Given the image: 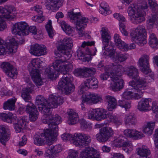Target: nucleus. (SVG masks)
Returning a JSON list of instances; mask_svg holds the SVG:
<instances>
[{"instance_id": "obj_1", "label": "nucleus", "mask_w": 158, "mask_h": 158, "mask_svg": "<svg viewBox=\"0 0 158 158\" xmlns=\"http://www.w3.org/2000/svg\"><path fill=\"white\" fill-rule=\"evenodd\" d=\"M61 64L60 73L63 75L61 79L58 82L57 88L64 92L67 95L69 94L74 90V86L72 84L73 78L71 75L67 73L73 69V65L71 63L64 65L63 67Z\"/></svg>"}, {"instance_id": "obj_2", "label": "nucleus", "mask_w": 158, "mask_h": 158, "mask_svg": "<svg viewBox=\"0 0 158 158\" xmlns=\"http://www.w3.org/2000/svg\"><path fill=\"white\" fill-rule=\"evenodd\" d=\"M148 8L147 4L140 6L136 4L131 5L128 8L127 12L131 22L135 24L140 23L145 20L143 10Z\"/></svg>"}, {"instance_id": "obj_3", "label": "nucleus", "mask_w": 158, "mask_h": 158, "mask_svg": "<svg viewBox=\"0 0 158 158\" xmlns=\"http://www.w3.org/2000/svg\"><path fill=\"white\" fill-rule=\"evenodd\" d=\"M31 90L32 89L30 87L23 88L22 90L21 97L26 102H29L26 111L29 114L30 120L34 122L38 118L39 113L36 106L31 102V97L30 94Z\"/></svg>"}, {"instance_id": "obj_4", "label": "nucleus", "mask_w": 158, "mask_h": 158, "mask_svg": "<svg viewBox=\"0 0 158 158\" xmlns=\"http://www.w3.org/2000/svg\"><path fill=\"white\" fill-rule=\"evenodd\" d=\"M68 15L76 25V28L78 31L80 36H83V30L86 25L88 19L85 17H82L80 12H75L73 11L69 12Z\"/></svg>"}, {"instance_id": "obj_5", "label": "nucleus", "mask_w": 158, "mask_h": 158, "mask_svg": "<svg viewBox=\"0 0 158 158\" xmlns=\"http://www.w3.org/2000/svg\"><path fill=\"white\" fill-rule=\"evenodd\" d=\"M73 46V41L71 38H69L64 39L60 41L57 47L58 50L62 53V55L60 56V54L58 53L56 56L66 61L71 57V49Z\"/></svg>"}, {"instance_id": "obj_6", "label": "nucleus", "mask_w": 158, "mask_h": 158, "mask_svg": "<svg viewBox=\"0 0 158 158\" xmlns=\"http://www.w3.org/2000/svg\"><path fill=\"white\" fill-rule=\"evenodd\" d=\"M131 40L138 45L142 46L147 43L145 39L146 32L144 27L138 26L135 30H132L130 33Z\"/></svg>"}, {"instance_id": "obj_7", "label": "nucleus", "mask_w": 158, "mask_h": 158, "mask_svg": "<svg viewBox=\"0 0 158 158\" xmlns=\"http://www.w3.org/2000/svg\"><path fill=\"white\" fill-rule=\"evenodd\" d=\"M15 10V7L11 5L0 6V31H3L6 27V23L2 18L12 19L15 17L13 12Z\"/></svg>"}, {"instance_id": "obj_8", "label": "nucleus", "mask_w": 158, "mask_h": 158, "mask_svg": "<svg viewBox=\"0 0 158 158\" xmlns=\"http://www.w3.org/2000/svg\"><path fill=\"white\" fill-rule=\"evenodd\" d=\"M42 61L38 59H34L31 61V68H29L31 78L37 86L42 85L43 81L40 77L39 70L37 69L41 66Z\"/></svg>"}, {"instance_id": "obj_9", "label": "nucleus", "mask_w": 158, "mask_h": 158, "mask_svg": "<svg viewBox=\"0 0 158 158\" xmlns=\"http://www.w3.org/2000/svg\"><path fill=\"white\" fill-rule=\"evenodd\" d=\"M129 85L133 88L135 92L133 95V98L135 99H139L142 98L144 91L146 89L147 84L144 80H139L136 82L132 81L129 82Z\"/></svg>"}, {"instance_id": "obj_10", "label": "nucleus", "mask_w": 158, "mask_h": 158, "mask_svg": "<svg viewBox=\"0 0 158 158\" xmlns=\"http://www.w3.org/2000/svg\"><path fill=\"white\" fill-rule=\"evenodd\" d=\"M57 60L53 63L52 66L45 69V72L50 78H56L59 74H60L61 64L66 61L63 58Z\"/></svg>"}, {"instance_id": "obj_11", "label": "nucleus", "mask_w": 158, "mask_h": 158, "mask_svg": "<svg viewBox=\"0 0 158 158\" xmlns=\"http://www.w3.org/2000/svg\"><path fill=\"white\" fill-rule=\"evenodd\" d=\"M114 133L111 128L103 127L100 130L99 133L96 135V139L100 142L105 143L112 137Z\"/></svg>"}, {"instance_id": "obj_12", "label": "nucleus", "mask_w": 158, "mask_h": 158, "mask_svg": "<svg viewBox=\"0 0 158 158\" xmlns=\"http://www.w3.org/2000/svg\"><path fill=\"white\" fill-rule=\"evenodd\" d=\"M98 81L97 79L94 77H91L88 78L81 84L79 87L78 93L79 94H83L89 88H96L98 87Z\"/></svg>"}, {"instance_id": "obj_13", "label": "nucleus", "mask_w": 158, "mask_h": 158, "mask_svg": "<svg viewBox=\"0 0 158 158\" xmlns=\"http://www.w3.org/2000/svg\"><path fill=\"white\" fill-rule=\"evenodd\" d=\"M28 25L25 22L15 23L12 28V32L15 35L23 36L28 35Z\"/></svg>"}, {"instance_id": "obj_14", "label": "nucleus", "mask_w": 158, "mask_h": 158, "mask_svg": "<svg viewBox=\"0 0 158 158\" xmlns=\"http://www.w3.org/2000/svg\"><path fill=\"white\" fill-rule=\"evenodd\" d=\"M125 71L123 66L120 65L113 64L110 66V78L112 81H117L121 78L122 73Z\"/></svg>"}, {"instance_id": "obj_15", "label": "nucleus", "mask_w": 158, "mask_h": 158, "mask_svg": "<svg viewBox=\"0 0 158 158\" xmlns=\"http://www.w3.org/2000/svg\"><path fill=\"white\" fill-rule=\"evenodd\" d=\"M75 139L73 143L74 144L78 147L86 146L91 141L90 136L86 134L78 133L75 134Z\"/></svg>"}, {"instance_id": "obj_16", "label": "nucleus", "mask_w": 158, "mask_h": 158, "mask_svg": "<svg viewBox=\"0 0 158 158\" xmlns=\"http://www.w3.org/2000/svg\"><path fill=\"white\" fill-rule=\"evenodd\" d=\"M149 56L145 54L142 56L139 60L138 66L141 71L145 74L151 72L149 68Z\"/></svg>"}, {"instance_id": "obj_17", "label": "nucleus", "mask_w": 158, "mask_h": 158, "mask_svg": "<svg viewBox=\"0 0 158 158\" xmlns=\"http://www.w3.org/2000/svg\"><path fill=\"white\" fill-rule=\"evenodd\" d=\"M95 70L94 68L84 67L75 69L73 73L76 76L86 77L94 74Z\"/></svg>"}, {"instance_id": "obj_18", "label": "nucleus", "mask_w": 158, "mask_h": 158, "mask_svg": "<svg viewBox=\"0 0 158 158\" xmlns=\"http://www.w3.org/2000/svg\"><path fill=\"white\" fill-rule=\"evenodd\" d=\"M99 152L94 148L89 147L85 148L80 154L81 158H99Z\"/></svg>"}, {"instance_id": "obj_19", "label": "nucleus", "mask_w": 158, "mask_h": 158, "mask_svg": "<svg viewBox=\"0 0 158 158\" xmlns=\"http://www.w3.org/2000/svg\"><path fill=\"white\" fill-rule=\"evenodd\" d=\"M48 120V128L44 131L46 136H48L53 140V138L57 135L58 127L57 124L54 121H51Z\"/></svg>"}, {"instance_id": "obj_20", "label": "nucleus", "mask_w": 158, "mask_h": 158, "mask_svg": "<svg viewBox=\"0 0 158 158\" xmlns=\"http://www.w3.org/2000/svg\"><path fill=\"white\" fill-rule=\"evenodd\" d=\"M1 66L3 71L8 76L12 78H14L16 77L17 72L16 68L9 63L3 62Z\"/></svg>"}, {"instance_id": "obj_21", "label": "nucleus", "mask_w": 158, "mask_h": 158, "mask_svg": "<svg viewBox=\"0 0 158 158\" xmlns=\"http://www.w3.org/2000/svg\"><path fill=\"white\" fill-rule=\"evenodd\" d=\"M10 132L9 130L5 128L4 126L2 125L0 127V142L4 146L6 145V143L10 138Z\"/></svg>"}, {"instance_id": "obj_22", "label": "nucleus", "mask_w": 158, "mask_h": 158, "mask_svg": "<svg viewBox=\"0 0 158 158\" xmlns=\"http://www.w3.org/2000/svg\"><path fill=\"white\" fill-rule=\"evenodd\" d=\"M29 52L32 54L36 56L45 55L47 52L46 48L37 44L31 46Z\"/></svg>"}, {"instance_id": "obj_23", "label": "nucleus", "mask_w": 158, "mask_h": 158, "mask_svg": "<svg viewBox=\"0 0 158 158\" xmlns=\"http://www.w3.org/2000/svg\"><path fill=\"white\" fill-rule=\"evenodd\" d=\"M82 97V102H86L88 103H96L102 100V98L100 95L91 93L85 95H83Z\"/></svg>"}, {"instance_id": "obj_24", "label": "nucleus", "mask_w": 158, "mask_h": 158, "mask_svg": "<svg viewBox=\"0 0 158 158\" xmlns=\"http://www.w3.org/2000/svg\"><path fill=\"white\" fill-rule=\"evenodd\" d=\"M101 31L102 43L104 45L102 47V49H104L106 47L111 45L112 44L110 40L111 36L108 30L106 27H103Z\"/></svg>"}, {"instance_id": "obj_25", "label": "nucleus", "mask_w": 158, "mask_h": 158, "mask_svg": "<svg viewBox=\"0 0 158 158\" xmlns=\"http://www.w3.org/2000/svg\"><path fill=\"white\" fill-rule=\"evenodd\" d=\"M52 140L48 136H46L44 132L40 135H35L34 137V143L39 146L44 145L47 141H51Z\"/></svg>"}, {"instance_id": "obj_26", "label": "nucleus", "mask_w": 158, "mask_h": 158, "mask_svg": "<svg viewBox=\"0 0 158 158\" xmlns=\"http://www.w3.org/2000/svg\"><path fill=\"white\" fill-rule=\"evenodd\" d=\"M151 99L150 98H142L138 102L137 106L138 109L140 111H147L151 110L152 109L151 106Z\"/></svg>"}, {"instance_id": "obj_27", "label": "nucleus", "mask_w": 158, "mask_h": 158, "mask_svg": "<svg viewBox=\"0 0 158 158\" xmlns=\"http://www.w3.org/2000/svg\"><path fill=\"white\" fill-rule=\"evenodd\" d=\"M24 42V40L22 38L19 41L16 40L15 38H12L9 40V43L8 44L7 48L10 52H16L18 48V45L21 44Z\"/></svg>"}, {"instance_id": "obj_28", "label": "nucleus", "mask_w": 158, "mask_h": 158, "mask_svg": "<svg viewBox=\"0 0 158 158\" xmlns=\"http://www.w3.org/2000/svg\"><path fill=\"white\" fill-rule=\"evenodd\" d=\"M124 134L126 136L135 139H140L144 136L142 132L133 129L125 130L124 131Z\"/></svg>"}, {"instance_id": "obj_29", "label": "nucleus", "mask_w": 158, "mask_h": 158, "mask_svg": "<svg viewBox=\"0 0 158 158\" xmlns=\"http://www.w3.org/2000/svg\"><path fill=\"white\" fill-rule=\"evenodd\" d=\"M50 4L46 5L47 9L53 11L57 10L63 3L64 0H47Z\"/></svg>"}, {"instance_id": "obj_30", "label": "nucleus", "mask_w": 158, "mask_h": 158, "mask_svg": "<svg viewBox=\"0 0 158 158\" xmlns=\"http://www.w3.org/2000/svg\"><path fill=\"white\" fill-rule=\"evenodd\" d=\"M42 122L44 123H48V120H49L51 121H54L56 124H59L61 122V118L58 114H56L54 115L52 114L48 116H42L41 117Z\"/></svg>"}, {"instance_id": "obj_31", "label": "nucleus", "mask_w": 158, "mask_h": 158, "mask_svg": "<svg viewBox=\"0 0 158 158\" xmlns=\"http://www.w3.org/2000/svg\"><path fill=\"white\" fill-rule=\"evenodd\" d=\"M49 98L52 104L55 108L61 105L64 102L63 98L59 95L52 94L50 95Z\"/></svg>"}, {"instance_id": "obj_32", "label": "nucleus", "mask_w": 158, "mask_h": 158, "mask_svg": "<svg viewBox=\"0 0 158 158\" xmlns=\"http://www.w3.org/2000/svg\"><path fill=\"white\" fill-rule=\"evenodd\" d=\"M41 9V7L39 5H36L33 8V9L39 15H36L32 17V20L39 23H42L45 19V17L42 15L43 11Z\"/></svg>"}, {"instance_id": "obj_33", "label": "nucleus", "mask_w": 158, "mask_h": 158, "mask_svg": "<svg viewBox=\"0 0 158 158\" xmlns=\"http://www.w3.org/2000/svg\"><path fill=\"white\" fill-rule=\"evenodd\" d=\"M113 15L114 18L118 19L119 21V29L122 33L125 35H127L128 33L125 29V26L123 23L121 22L125 21V18L120 14L117 13L114 14Z\"/></svg>"}, {"instance_id": "obj_34", "label": "nucleus", "mask_w": 158, "mask_h": 158, "mask_svg": "<svg viewBox=\"0 0 158 158\" xmlns=\"http://www.w3.org/2000/svg\"><path fill=\"white\" fill-rule=\"evenodd\" d=\"M67 113L68 115L67 122L69 125H74L78 122L79 118L77 113L73 110H70Z\"/></svg>"}, {"instance_id": "obj_35", "label": "nucleus", "mask_w": 158, "mask_h": 158, "mask_svg": "<svg viewBox=\"0 0 158 158\" xmlns=\"http://www.w3.org/2000/svg\"><path fill=\"white\" fill-rule=\"evenodd\" d=\"M51 107L53 108V107L51 106L50 103L47 102V103L39 105V106H38V109L39 110L44 114L42 116L45 115L48 116L51 114V112H50Z\"/></svg>"}, {"instance_id": "obj_36", "label": "nucleus", "mask_w": 158, "mask_h": 158, "mask_svg": "<svg viewBox=\"0 0 158 158\" xmlns=\"http://www.w3.org/2000/svg\"><path fill=\"white\" fill-rule=\"evenodd\" d=\"M27 121L25 118L23 117L17 121L15 123V129L16 133L20 132L24 129L26 126Z\"/></svg>"}, {"instance_id": "obj_37", "label": "nucleus", "mask_w": 158, "mask_h": 158, "mask_svg": "<svg viewBox=\"0 0 158 158\" xmlns=\"http://www.w3.org/2000/svg\"><path fill=\"white\" fill-rule=\"evenodd\" d=\"M129 70L128 71L127 75L130 78L136 80L137 81L139 80H142L140 79L139 77L138 70L133 66H131L128 68Z\"/></svg>"}, {"instance_id": "obj_38", "label": "nucleus", "mask_w": 158, "mask_h": 158, "mask_svg": "<svg viewBox=\"0 0 158 158\" xmlns=\"http://www.w3.org/2000/svg\"><path fill=\"white\" fill-rule=\"evenodd\" d=\"M106 100L108 103V108L109 110H111L116 108V100L113 97L107 95L105 96Z\"/></svg>"}, {"instance_id": "obj_39", "label": "nucleus", "mask_w": 158, "mask_h": 158, "mask_svg": "<svg viewBox=\"0 0 158 158\" xmlns=\"http://www.w3.org/2000/svg\"><path fill=\"white\" fill-rule=\"evenodd\" d=\"M118 80V81L111 83L110 85V88L113 91H118L123 88L124 84L123 80L119 79Z\"/></svg>"}, {"instance_id": "obj_40", "label": "nucleus", "mask_w": 158, "mask_h": 158, "mask_svg": "<svg viewBox=\"0 0 158 158\" xmlns=\"http://www.w3.org/2000/svg\"><path fill=\"white\" fill-rule=\"evenodd\" d=\"M108 112L105 110L100 108L96 109V120L101 121L106 118L107 117Z\"/></svg>"}, {"instance_id": "obj_41", "label": "nucleus", "mask_w": 158, "mask_h": 158, "mask_svg": "<svg viewBox=\"0 0 158 158\" xmlns=\"http://www.w3.org/2000/svg\"><path fill=\"white\" fill-rule=\"evenodd\" d=\"M125 123L127 125L136 124L137 123V120L134 114L130 113L126 115L125 118Z\"/></svg>"}, {"instance_id": "obj_42", "label": "nucleus", "mask_w": 158, "mask_h": 158, "mask_svg": "<svg viewBox=\"0 0 158 158\" xmlns=\"http://www.w3.org/2000/svg\"><path fill=\"white\" fill-rule=\"evenodd\" d=\"M114 41L116 46L119 49H124L126 51V48H125L127 47V44L121 40L119 35L117 34H115L114 35Z\"/></svg>"}, {"instance_id": "obj_43", "label": "nucleus", "mask_w": 158, "mask_h": 158, "mask_svg": "<svg viewBox=\"0 0 158 158\" xmlns=\"http://www.w3.org/2000/svg\"><path fill=\"white\" fill-rule=\"evenodd\" d=\"M102 50H105V51L103 53L104 55L108 56L109 57L113 58L115 55V54H116L115 49H114L112 46V44L111 45L108 46L106 47L104 49H102Z\"/></svg>"}, {"instance_id": "obj_44", "label": "nucleus", "mask_w": 158, "mask_h": 158, "mask_svg": "<svg viewBox=\"0 0 158 158\" xmlns=\"http://www.w3.org/2000/svg\"><path fill=\"white\" fill-rule=\"evenodd\" d=\"M16 99L12 98L8 100L5 102L3 105V108L5 110L8 109L10 110H13L15 109V104Z\"/></svg>"}, {"instance_id": "obj_45", "label": "nucleus", "mask_w": 158, "mask_h": 158, "mask_svg": "<svg viewBox=\"0 0 158 158\" xmlns=\"http://www.w3.org/2000/svg\"><path fill=\"white\" fill-rule=\"evenodd\" d=\"M157 13H156V15L149 17L147 22V29H151L153 28L155 22H157Z\"/></svg>"}, {"instance_id": "obj_46", "label": "nucleus", "mask_w": 158, "mask_h": 158, "mask_svg": "<svg viewBox=\"0 0 158 158\" xmlns=\"http://www.w3.org/2000/svg\"><path fill=\"white\" fill-rule=\"evenodd\" d=\"M60 25L63 30L66 34L69 35H72L73 30L69 25L64 21H62L60 22Z\"/></svg>"}, {"instance_id": "obj_47", "label": "nucleus", "mask_w": 158, "mask_h": 158, "mask_svg": "<svg viewBox=\"0 0 158 158\" xmlns=\"http://www.w3.org/2000/svg\"><path fill=\"white\" fill-rule=\"evenodd\" d=\"M155 125V122L148 123L143 129V132L148 135H151L154 129Z\"/></svg>"}, {"instance_id": "obj_48", "label": "nucleus", "mask_w": 158, "mask_h": 158, "mask_svg": "<svg viewBox=\"0 0 158 158\" xmlns=\"http://www.w3.org/2000/svg\"><path fill=\"white\" fill-rule=\"evenodd\" d=\"M50 151L53 156L57 153L60 152L61 150V148L60 145H52L50 147Z\"/></svg>"}, {"instance_id": "obj_49", "label": "nucleus", "mask_w": 158, "mask_h": 158, "mask_svg": "<svg viewBox=\"0 0 158 158\" xmlns=\"http://www.w3.org/2000/svg\"><path fill=\"white\" fill-rule=\"evenodd\" d=\"M45 28L50 37L52 38L53 36L54 33L51 20H50L48 21L47 24L45 25Z\"/></svg>"}, {"instance_id": "obj_50", "label": "nucleus", "mask_w": 158, "mask_h": 158, "mask_svg": "<svg viewBox=\"0 0 158 158\" xmlns=\"http://www.w3.org/2000/svg\"><path fill=\"white\" fill-rule=\"evenodd\" d=\"M115 57L120 62L125 61L128 58V56L126 54H122L120 52H116Z\"/></svg>"}, {"instance_id": "obj_51", "label": "nucleus", "mask_w": 158, "mask_h": 158, "mask_svg": "<svg viewBox=\"0 0 158 158\" xmlns=\"http://www.w3.org/2000/svg\"><path fill=\"white\" fill-rule=\"evenodd\" d=\"M47 101L41 95H38L36 98L35 103L38 106L41 104L47 103Z\"/></svg>"}, {"instance_id": "obj_52", "label": "nucleus", "mask_w": 158, "mask_h": 158, "mask_svg": "<svg viewBox=\"0 0 158 158\" xmlns=\"http://www.w3.org/2000/svg\"><path fill=\"white\" fill-rule=\"evenodd\" d=\"M11 113L6 114L2 113L0 114V119L2 121L9 123L11 122L10 118Z\"/></svg>"}, {"instance_id": "obj_53", "label": "nucleus", "mask_w": 158, "mask_h": 158, "mask_svg": "<svg viewBox=\"0 0 158 158\" xmlns=\"http://www.w3.org/2000/svg\"><path fill=\"white\" fill-rule=\"evenodd\" d=\"M118 106L122 107L124 108L126 110L129 108L131 107V103L130 102H126L123 100H119L118 102Z\"/></svg>"}, {"instance_id": "obj_54", "label": "nucleus", "mask_w": 158, "mask_h": 158, "mask_svg": "<svg viewBox=\"0 0 158 158\" xmlns=\"http://www.w3.org/2000/svg\"><path fill=\"white\" fill-rule=\"evenodd\" d=\"M61 137L63 140L72 141V142L75 139V135L74 136H73L72 135L69 134H64L61 135Z\"/></svg>"}, {"instance_id": "obj_55", "label": "nucleus", "mask_w": 158, "mask_h": 158, "mask_svg": "<svg viewBox=\"0 0 158 158\" xmlns=\"http://www.w3.org/2000/svg\"><path fill=\"white\" fill-rule=\"evenodd\" d=\"M9 42L7 43L6 45L5 44L0 47V55H4L6 54V52H12L10 51L8 48H7V46Z\"/></svg>"}, {"instance_id": "obj_56", "label": "nucleus", "mask_w": 158, "mask_h": 158, "mask_svg": "<svg viewBox=\"0 0 158 158\" xmlns=\"http://www.w3.org/2000/svg\"><path fill=\"white\" fill-rule=\"evenodd\" d=\"M148 3L152 10L155 11L158 9V4L155 0H148Z\"/></svg>"}, {"instance_id": "obj_57", "label": "nucleus", "mask_w": 158, "mask_h": 158, "mask_svg": "<svg viewBox=\"0 0 158 158\" xmlns=\"http://www.w3.org/2000/svg\"><path fill=\"white\" fill-rule=\"evenodd\" d=\"M101 8L99 9V12L102 14L106 15L110 12V11L109 10V8L107 7L102 6V4L100 5Z\"/></svg>"}, {"instance_id": "obj_58", "label": "nucleus", "mask_w": 158, "mask_h": 158, "mask_svg": "<svg viewBox=\"0 0 158 158\" xmlns=\"http://www.w3.org/2000/svg\"><path fill=\"white\" fill-rule=\"evenodd\" d=\"M102 61L100 62L98 65V69L101 71L104 70L105 72L110 71V66H104L102 64Z\"/></svg>"}, {"instance_id": "obj_59", "label": "nucleus", "mask_w": 158, "mask_h": 158, "mask_svg": "<svg viewBox=\"0 0 158 158\" xmlns=\"http://www.w3.org/2000/svg\"><path fill=\"white\" fill-rule=\"evenodd\" d=\"M132 94L133 92L131 91H125L122 94V97L126 100H130L131 98V95Z\"/></svg>"}, {"instance_id": "obj_60", "label": "nucleus", "mask_w": 158, "mask_h": 158, "mask_svg": "<svg viewBox=\"0 0 158 158\" xmlns=\"http://www.w3.org/2000/svg\"><path fill=\"white\" fill-rule=\"evenodd\" d=\"M78 152L75 150H70L69 153V156L67 158H78Z\"/></svg>"}, {"instance_id": "obj_61", "label": "nucleus", "mask_w": 158, "mask_h": 158, "mask_svg": "<svg viewBox=\"0 0 158 158\" xmlns=\"http://www.w3.org/2000/svg\"><path fill=\"white\" fill-rule=\"evenodd\" d=\"M150 46L153 48H158V40L157 39L152 40L149 42Z\"/></svg>"}, {"instance_id": "obj_62", "label": "nucleus", "mask_w": 158, "mask_h": 158, "mask_svg": "<svg viewBox=\"0 0 158 158\" xmlns=\"http://www.w3.org/2000/svg\"><path fill=\"white\" fill-rule=\"evenodd\" d=\"M110 71L105 72V73L101 74L100 77L101 80H107L110 77V74H109Z\"/></svg>"}, {"instance_id": "obj_63", "label": "nucleus", "mask_w": 158, "mask_h": 158, "mask_svg": "<svg viewBox=\"0 0 158 158\" xmlns=\"http://www.w3.org/2000/svg\"><path fill=\"white\" fill-rule=\"evenodd\" d=\"M96 109H93L90 111L88 115V117L90 119H96Z\"/></svg>"}, {"instance_id": "obj_64", "label": "nucleus", "mask_w": 158, "mask_h": 158, "mask_svg": "<svg viewBox=\"0 0 158 158\" xmlns=\"http://www.w3.org/2000/svg\"><path fill=\"white\" fill-rule=\"evenodd\" d=\"M151 107L154 113L158 114V106L156 105V103L155 102H152V106H151Z\"/></svg>"}]
</instances>
